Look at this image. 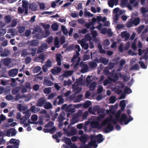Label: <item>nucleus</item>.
Masks as SVG:
<instances>
[{"instance_id":"ddd939ff","label":"nucleus","mask_w":148,"mask_h":148,"mask_svg":"<svg viewBox=\"0 0 148 148\" xmlns=\"http://www.w3.org/2000/svg\"><path fill=\"white\" fill-rule=\"evenodd\" d=\"M61 71V69L59 67H57L51 70V72L54 75H56L60 73Z\"/></svg>"},{"instance_id":"f8f14e48","label":"nucleus","mask_w":148,"mask_h":148,"mask_svg":"<svg viewBox=\"0 0 148 148\" xmlns=\"http://www.w3.org/2000/svg\"><path fill=\"white\" fill-rule=\"evenodd\" d=\"M22 2V7L25 10V14H28V1L26 0H23Z\"/></svg>"},{"instance_id":"7ed1b4c3","label":"nucleus","mask_w":148,"mask_h":148,"mask_svg":"<svg viewBox=\"0 0 148 148\" xmlns=\"http://www.w3.org/2000/svg\"><path fill=\"white\" fill-rule=\"evenodd\" d=\"M114 129V126L112 125L111 123L108 124L107 127L104 129V132L106 133H108L112 131Z\"/></svg>"},{"instance_id":"aec40b11","label":"nucleus","mask_w":148,"mask_h":148,"mask_svg":"<svg viewBox=\"0 0 148 148\" xmlns=\"http://www.w3.org/2000/svg\"><path fill=\"white\" fill-rule=\"evenodd\" d=\"M91 125L93 128H98L100 126L99 122L97 121H94L91 122Z\"/></svg>"},{"instance_id":"2f4dec72","label":"nucleus","mask_w":148,"mask_h":148,"mask_svg":"<svg viewBox=\"0 0 148 148\" xmlns=\"http://www.w3.org/2000/svg\"><path fill=\"white\" fill-rule=\"evenodd\" d=\"M45 58V55L43 53H42L39 55L38 58L39 61H40L41 62H42L44 60Z\"/></svg>"},{"instance_id":"6ab92c4d","label":"nucleus","mask_w":148,"mask_h":148,"mask_svg":"<svg viewBox=\"0 0 148 148\" xmlns=\"http://www.w3.org/2000/svg\"><path fill=\"white\" fill-rule=\"evenodd\" d=\"M25 114L26 115L25 116L23 117L20 119L21 124H24L27 120V118H28V110L26 111Z\"/></svg>"},{"instance_id":"13d9d810","label":"nucleus","mask_w":148,"mask_h":148,"mask_svg":"<svg viewBox=\"0 0 148 148\" xmlns=\"http://www.w3.org/2000/svg\"><path fill=\"white\" fill-rule=\"evenodd\" d=\"M54 124V123L53 121H49V123L46 125L45 127H52Z\"/></svg>"},{"instance_id":"49530a36","label":"nucleus","mask_w":148,"mask_h":148,"mask_svg":"<svg viewBox=\"0 0 148 148\" xmlns=\"http://www.w3.org/2000/svg\"><path fill=\"white\" fill-rule=\"evenodd\" d=\"M64 119V117L62 114H60L58 118V121L59 123H60L62 122Z\"/></svg>"},{"instance_id":"bb28decb","label":"nucleus","mask_w":148,"mask_h":148,"mask_svg":"<svg viewBox=\"0 0 148 148\" xmlns=\"http://www.w3.org/2000/svg\"><path fill=\"white\" fill-rule=\"evenodd\" d=\"M89 145L91 147L93 146L94 148H96L97 147L98 145L96 143V141L95 140H92L90 141L88 143Z\"/></svg>"},{"instance_id":"338daca9","label":"nucleus","mask_w":148,"mask_h":148,"mask_svg":"<svg viewBox=\"0 0 148 148\" xmlns=\"http://www.w3.org/2000/svg\"><path fill=\"white\" fill-rule=\"evenodd\" d=\"M103 87L102 85H99L98 86L97 92L99 94L103 92Z\"/></svg>"},{"instance_id":"ea45409f","label":"nucleus","mask_w":148,"mask_h":148,"mask_svg":"<svg viewBox=\"0 0 148 148\" xmlns=\"http://www.w3.org/2000/svg\"><path fill=\"white\" fill-rule=\"evenodd\" d=\"M130 2L131 4H133L134 7H136L138 5V2L137 0H130Z\"/></svg>"},{"instance_id":"3c124183","label":"nucleus","mask_w":148,"mask_h":148,"mask_svg":"<svg viewBox=\"0 0 148 148\" xmlns=\"http://www.w3.org/2000/svg\"><path fill=\"white\" fill-rule=\"evenodd\" d=\"M51 92V90L49 88H46L43 90V92L45 94H49Z\"/></svg>"},{"instance_id":"e2e57ef3","label":"nucleus","mask_w":148,"mask_h":148,"mask_svg":"<svg viewBox=\"0 0 148 148\" xmlns=\"http://www.w3.org/2000/svg\"><path fill=\"white\" fill-rule=\"evenodd\" d=\"M38 116L36 114H34L32 115L31 117V119L32 121H35L37 120Z\"/></svg>"},{"instance_id":"a211bd4d","label":"nucleus","mask_w":148,"mask_h":148,"mask_svg":"<svg viewBox=\"0 0 148 148\" xmlns=\"http://www.w3.org/2000/svg\"><path fill=\"white\" fill-rule=\"evenodd\" d=\"M96 139L97 140L98 143H100L102 142L104 139L103 138V135L101 134H99L96 135Z\"/></svg>"},{"instance_id":"423d86ee","label":"nucleus","mask_w":148,"mask_h":148,"mask_svg":"<svg viewBox=\"0 0 148 148\" xmlns=\"http://www.w3.org/2000/svg\"><path fill=\"white\" fill-rule=\"evenodd\" d=\"M94 61L98 63L101 62L104 65L107 64L108 62V59L103 57L100 58L99 59H98L97 58L95 59Z\"/></svg>"},{"instance_id":"412c9836","label":"nucleus","mask_w":148,"mask_h":148,"mask_svg":"<svg viewBox=\"0 0 148 148\" xmlns=\"http://www.w3.org/2000/svg\"><path fill=\"white\" fill-rule=\"evenodd\" d=\"M88 64L90 68L91 69H93L97 66V63L93 61L90 62L88 63Z\"/></svg>"},{"instance_id":"473e14b6","label":"nucleus","mask_w":148,"mask_h":148,"mask_svg":"<svg viewBox=\"0 0 148 148\" xmlns=\"http://www.w3.org/2000/svg\"><path fill=\"white\" fill-rule=\"evenodd\" d=\"M58 25L56 23H53L51 25V27L52 29L54 31H56L58 28Z\"/></svg>"},{"instance_id":"1a4fd4ad","label":"nucleus","mask_w":148,"mask_h":148,"mask_svg":"<svg viewBox=\"0 0 148 148\" xmlns=\"http://www.w3.org/2000/svg\"><path fill=\"white\" fill-rule=\"evenodd\" d=\"M62 57V56L60 53H57L56 55V59L58 66H60L61 65V58Z\"/></svg>"},{"instance_id":"37998d69","label":"nucleus","mask_w":148,"mask_h":148,"mask_svg":"<svg viewBox=\"0 0 148 148\" xmlns=\"http://www.w3.org/2000/svg\"><path fill=\"white\" fill-rule=\"evenodd\" d=\"M124 91L125 93L127 94H130L132 92V90L128 87H126L124 89Z\"/></svg>"},{"instance_id":"5fc2aeb1","label":"nucleus","mask_w":148,"mask_h":148,"mask_svg":"<svg viewBox=\"0 0 148 148\" xmlns=\"http://www.w3.org/2000/svg\"><path fill=\"white\" fill-rule=\"evenodd\" d=\"M29 8L33 11L36 10V5L32 4H30L29 5Z\"/></svg>"},{"instance_id":"0e129e2a","label":"nucleus","mask_w":148,"mask_h":148,"mask_svg":"<svg viewBox=\"0 0 148 148\" xmlns=\"http://www.w3.org/2000/svg\"><path fill=\"white\" fill-rule=\"evenodd\" d=\"M56 131V129L55 127H52L51 128L49 129V133L51 134H53Z\"/></svg>"},{"instance_id":"f03ea898","label":"nucleus","mask_w":148,"mask_h":148,"mask_svg":"<svg viewBox=\"0 0 148 148\" xmlns=\"http://www.w3.org/2000/svg\"><path fill=\"white\" fill-rule=\"evenodd\" d=\"M116 120L119 121L121 125H123V122H124L125 124V122L127 121V115L125 114H123L120 117L119 115L116 116Z\"/></svg>"},{"instance_id":"69168bd1","label":"nucleus","mask_w":148,"mask_h":148,"mask_svg":"<svg viewBox=\"0 0 148 148\" xmlns=\"http://www.w3.org/2000/svg\"><path fill=\"white\" fill-rule=\"evenodd\" d=\"M6 32L5 29H0V36H2L4 35Z\"/></svg>"},{"instance_id":"4c0bfd02","label":"nucleus","mask_w":148,"mask_h":148,"mask_svg":"<svg viewBox=\"0 0 148 148\" xmlns=\"http://www.w3.org/2000/svg\"><path fill=\"white\" fill-rule=\"evenodd\" d=\"M54 45L57 48L60 47L59 39L58 37H56L54 39Z\"/></svg>"},{"instance_id":"8fccbe9b","label":"nucleus","mask_w":148,"mask_h":148,"mask_svg":"<svg viewBox=\"0 0 148 148\" xmlns=\"http://www.w3.org/2000/svg\"><path fill=\"white\" fill-rule=\"evenodd\" d=\"M116 101L115 97L113 96H111L110 98L109 101L110 103H113Z\"/></svg>"},{"instance_id":"bf43d9fd","label":"nucleus","mask_w":148,"mask_h":148,"mask_svg":"<svg viewBox=\"0 0 148 148\" xmlns=\"http://www.w3.org/2000/svg\"><path fill=\"white\" fill-rule=\"evenodd\" d=\"M131 47L134 51H136L137 50V46L136 45V42L134 41L133 43H132Z\"/></svg>"},{"instance_id":"5701e85b","label":"nucleus","mask_w":148,"mask_h":148,"mask_svg":"<svg viewBox=\"0 0 148 148\" xmlns=\"http://www.w3.org/2000/svg\"><path fill=\"white\" fill-rule=\"evenodd\" d=\"M96 85V83L95 82L92 83L89 86L90 90L91 91H94L95 89Z\"/></svg>"},{"instance_id":"7c9ffc66","label":"nucleus","mask_w":148,"mask_h":148,"mask_svg":"<svg viewBox=\"0 0 148 148\" xmlns=\"http://www.w3.org/2000/svg\"><path fill=\"white\" fill-rule=\"evenodd\" d=\"M91 104V102L90 101H86L83 105V107L84 108H87L89 107Z\"/></svg>"},{"instance_id":"9b49d317","label":"nucleus","mask_w":148,"mask_h":148,"mask_svg":"<svg viewBox=\"0 0 148 148\" xmlns=\"http://www.w3.org/2000/svg\"><path fill=\"white\" fill-rule=\"evenodd\" d=\"M77 133V131L76 129L74 127H72L70 132H68L67 136H72L75 135Z\"/></svg>"},{"instance_id":"79ce46f5","label":"nucleus","mask_w":148,"mask_h":148,"mask_svg":"<svg viewBox=\"0 0 148 148\" xmlns=\"http://www.w3.org/2000/svg\"><path fill=\"white\" fill-rule=\"evenodd\" d=\"M110 120V119H105L102 122V125H103L105 126L107 124H108L109 123H111Z\"/></svg>"},{"instance_id":"f704fd0d","label":"nucleus","mask_w":148,"mask_h":148,"mask_svg":"<svg viewBox=\"0 0 148 148\" xmlns=\"http://www.w3.org/2000/svg\"><path fill=\"white\" fill-rule=\"evenodd\" d=\"M81 45L82 47L85 50H87L89 47V45L88 43L82 42H81Z\"/></svg>"},{"instance_id":"c9c22d12","label":"nucleus","mask_w":148,"mask_h":148,"mask_svg":"<svg viewBox=\"0 0 148 148\" xmlns=\"http://www.w3.org/2000/svg\"><path fill=\"white\" fill-rule=\"evenodd\" d=\"M133 24L135 25L136 26L140 23V19L138 17H137L134 19V20H132Z\"/></svg>"},{"instance_id":"774afa93","label":"nucleus","mask_w":148,"mask_h":148,"mask_svg":"<svg viewBox=\"0 0 148 148\" xmlns=\"http://www.w3.org/2000/svg\"><path fill=\"white\" fill-rule=\"evenodd\" d=\"M141 12L143 14H144L145 13L148 12V10H147L145 7H142L140 9Z\"/></svg>"},{"instance_id":"4d7b16f0","label":"nucleus","mask_w":148,"mask_h":148,"mask_svg":"<svg viewBox=\"0 0 148 148\" xmlns=\"http://www.w3.org/2000/svg\"><path fill=\"white\" fill-rule=\"evenodd\" d=\"M12 83H11V85L12 86H14L16 85L17 83L16 82V79L14 78H12L11 79Z\"/></svg>"},{"instance_id":"2eb2a0df","label":"nucleus","mask_w":148,"mask_h":148,"mask_svg":"<svg viewBox=\"0 0 148 148\" xmlns=\"http://www.w3.org/2000/svg\"><path fill=\"white\" fill-rule=\"evenodd\" d=\"M44 84L47 86H51L53 85V83L50 80L48 79L47 77H45L44 81Z\"/></svg>"},{"instance_id":"052dcab7","label":"nucleus","mask_w":148,"mask_h":148,"mask_svg":"<svg viewBox=\"0 0 148 148\" xmlns=\"http://www.w3.org/2000/svg\"><path fill=\"white\" fill-rule=\"evenodd\" d=\"M10 132H11V136H15L16 133V130L13 128H11L10 129Z\"/></svg>"},{"instance_id":"cd10ccee","label":"nucleus","mask_w":148,"mask_h":148,"mask_svg":"<svg viewBox=\"0 0 148 148\" xmlns=\"http://www.w3.org/2000/svg\"><path fill=\"white\" fill-rule=\"evenodd\" d=\"M79 53L77 51L75 52V54L73 58L71 59V62L73 63L75 62V60L77 58L79 57Z\"/></svg>"},{"instance_id":"e433bc0d","label":"nucleus","mask_w":148,"mask_h":148,"mask_svg":"<svg viewBox=\"0 0 148 148\" xmlns=\"http://www.w3.org/2000/svg\"><path fill=\"white\" fill-rule=\"evenodd\" d=\"M73 74V72L69 71L65 72L63 74V76L65 77H67L69 76H71Z\"/></svg>"},{"instance_id":"72a5a7b5","label":"nucleus","mask_w":148,"mask_h":148,"mask_svg":"<svg viewBox=\"0 0 148 148\" xmlns=\"http://www.w3.org/2000/svg\"><path fill=\"white\" fill-rule=\"evenodd\" d=\"M57 98L59 99L58 103V105H60L64 102V99L62 95L58 96L57 97Z\"/></svg>"},{"instance_id":"f3484780","label":"nucleus","mask_w":148,"mask_h":148,"mask_svg":"<svg viewBox=\"0 0 148 148\" xmlns=\"http://www.w3.org/2000/svg\"><path fill=\"white\" fill-rule=\"evenodd\" d=\"M62 140L68 145H70L72 144L70 139L68 138L63 137L62 139Z\"/></svg>"},{"instance_id":"c756f323","label":"nucleus","mask_w":148,"mask_h":148,"mask_svg":"<svg viewBox=\"0 0 148 148\" xmlns=\"http://www.w3.org/2000/svg\"><path fill=\"white\" fill-rule=\"evenodd\" d=\"M20 90V87H16L14 88L13 89L12 91V92L13 95L16 94L19 92Z\"/></svg>"},{"instance_id":"680f3d73","label":"nucleus","mask_w":148,"mask_h":148,"mask_svg":"<svg viewBox=\"0 0 148 148\" xmlns=\"http://www.w3.org/2000/svg\"><path fill=\"white\" fill-rule=\"evenodd\" d=\"M42 26L44 28L45 30H48L49 29L50 26V25L49 24H45L43 23L42 24Z\"/></svg>"},{"instance_id":"b1692460","label":"nucleus","mask_w":148,"mask_h":148,"mask_svg":"<svg viewBox=\"0 0 148 148\" xmlns=\"http://www.w3.org/2000/svg\"><path fill=\"white\" fill-rule=\"evenodd\" d=\"M44 107L45 109H49L52 108V105L50 102H46Z\"/></svg>"},{"instance_id":"58836bf2","label":"nucleus","mask_w":148,"mask_h":148,"mask_svg":"<svg viewBox=\"0 0 148 148\" xmlns=\"http://www.w3.org/2000/svg\"><path fill=\"white\" fill-rule=\"evenodd\" d=\"M26 85L25 87H23L21 91L22 93H24L26 92L27 91L28 88V82H26L25 83Z\"/></svg>"},{"instance_id":"f257e3e1","label":"nucleus","mask_w":148,"mask_h":148,"mask_svg":"<svg viewBox=\"0 0 148 148\" xmlns=\"http://www.w3.org/2000/svg\"><path fill=\"white\" fill-rule=\"evenodd\" d=\"M88 111L90 113H92V111L94 112H97L99 114V113H105V109L103 108H100L99 106L97 105L94 106L93 108L92 107H90Z\"/></svg>"},{"instance_id":"4468645a","label":"nucleus","mask_w":148,"mask_h":148,"mask_svg":"<svg viewBox=\"0 0 148 148\" xmlns=\"http://www.w3.org/2000/svg\"><path fill=\"white\" fill-rule=\"evenodd\" d=\"M89 70V67L86 64L83 65L81 69V72L83 73H84L88 72Z\"/></svg>"},{"instance_id":"de8ad7c7","label":"nucleus","mask_w":148,"mask_h":148,"mask_svg":"<svg viewBox=\"0 0 148 148\" xmlns=\"http://www.w3.org/2000/svg\"><path fill=\"white\" fill-rule=\"evenodd\" d=\"M41 68L40 66H38L34 68L33 69V72L34 73H37L39 72L41 70Z\"/></svg>"},{"instance_id":"c85d7f7f","label":"nucleus","mask_w":148,"mask_h":148,"mask_svg":"<svg viewBox=\"0 0 148 148\" xmlns=\"http://www.w3.org/2000/svg\"><path fill=\"white\" fill-rule=\"evenodd\" d=\"M98 47L99 50V51L101 53L105 54L106 53V51L102 48L101 45L99 44L98 46Z\"/></svg>"},{"instance_id":"a18cd8bd","label":"nucleus","mask_w":148,"mask_h":148,"mask_svg":"<svg viewBox=\"0 0 148 148\" xmlns=\"http://www.w3.org/2000/svg\"><path fill=\"white\" fill-rule=\"evenodd\" d=\"M82 97L83 95L82 94H80L78 95L75 99V100H76L75 102H79L81 100Z\"/></svg>"},{"instance_id":"864d4df0","label":"nucleus","mask_w":148,"mask_h":148,"mask_svg":"<svg viewBox=\"0 0 148 148\" xmlns=\"http://www.w3.org/2000/svg\"><path fill=\"white\" fill-rule=\"evenodd\" d=\"M36 108L34 106H32L30 108L31 111L34 113H37L39 111V110H36Z\"/></svg>"},{"instance_id":"6e6d98bb","label":"nucleus","mask_w":148,"mask_h":148,"mask_svg":"<svg viewBox=\"0 0 148 148\" xmlns=\"http://www.w3.org/2000/svg\"><path fill=\"white\" fill-rule=\"evenodd\" d=\"M27 97V96L26 95L23 94L22 95H21L19 94H18L16 96V98L18 99H19L21 98H26Z\"/></svg>"},{"instance_id":"4be33fe9","label":"nucleus","mask_w":148,"mask_h":148,"mask_svg":"<svg viewBox=\"0 0 148 148\" xmlns=\"http://www.w3.org/2000/svg\"><path fill=\"white\" fill-rule=\"evenodd\" d=\"M118 2V0H109L108 2V5L111 8H112L114 4L116 3V4Z\"/></svg>"},{"instance_id":"20e7f679","label":"nucleus","mask_w":148,"mask_h":148,"mask_svg":"<svg viewBox=\"0 0 148 148\" xmlns=\"http://www.w3.org/2000/svg\"><path fill=\"white\" fill-rule=\"evenodd\" d=\"M46 100L44 97H41L37 101L36 106L42 107L45 104Z\"/></svg>"},{"instance_id":"39448f33","label":"nucleus","mask_w":148,"mask_h":148,"mask_svg":"<svg viewBox=\"0 0 148 148\" xmlns=\"http://www.w3.org/2000/svg\"><path fill=\"white\" fill-rule=\"evenodd\" d=\"M18 72V69H14L10 70L8 72V74L10 77H14L16 76Z\"/></svg>"},{"instance_id":"393cba45","label":"nucleus","mask_w":148,"mask_h":148,"mask_svg":"<svg viewBox=\"0 0 148 148\" xmlns=\"http://www.w3.org/2000/svg\"><path fill=\"white\" fill-rule=\"evenodd\" d=\"M110 44V41L108 39H106L104 41L103 45L104 49H106L107 47Z\"/></svg>"},{"instance_id":"a878e982","label":"nucleus","mask_w":148,"mask_h":148,"mask_svg":"<svg viewBox=\"0 0 148 148\" xmlns=\"http://www.w3.org/2000/svg\"><path fill=\"white\" fill-rule=\"evenodd\" d=\"M113 78V79H112L110 77H108V79L110 80H113L114 82H115V81H117L119 79V76L118 73H115L114 75Z\"/></svg>"},{"instance_id":"6e6552de","label":"nucleus","mask_w":148,"mask_h":148,"mask_svg":"<svg viewBox=\"0 0 148 148\" xmlns=\"http://www.w3.org/2000/svg\"><path fill=\"white\" fill-rule=\"evenodd\" d=\"M72 88L73 91L75 92V94H77L79 93L82 90L81 87L79 88L78 85H76L75 84H73Z\"/></svg>"},{"instance_id":"0eeeda50","label":"nucleus","mask_w":148,"mask_h":148,"mask_svg":"<svg viewBox=\"0 0 148 148\" xmlns=\"http://www.w3.org/2000/svg\"><path fill=\"white\" fill-rule=\"evenodd\" d=\"M89 138V136L87 134H84L79 137V139L80 142L85 144Z\"/></svg>"},{"instance_id":"c03bdc74","label":"nucleus","mask_w":148,"mask_h":148,"mask_svg":"<svg viewBox=\"0 0 148 148\" xmlns=\"http://www.w3.org/2000/svg\"><path fill=\"white\" fill-rule=\"evenodd\" d=\"M45 65L48 68L51 67L52 66V62L50 59H48Z\"/></svg>"},{"instance_id":"603ef678","label":"nucleus","mask_w":148,"mask_h":148,"mask_svg":"<svg viewBox=\"0 0 148 148\" xmlns=\"http://www.w3.org/2000/svg\"><path fill=\"white\" fill-rule=\"evenodd\" d=\"M28 55V52L27 50L25 49L23 50L21 53V55L22 56L25 57Z\"/></svg>"},{"instance_id":"9d476101","label":"nucleus","mask_w":148,"mask_h":148,"mask_svg":"<svg viewBox=\"0 0 148 148\" xmlns=\"http://www.w3.org/2000/svg\"><path fill=\"white\" fill-rule=\"evenodd\" d=\"M130 35L129 33L126 31H123L121 33V36L122 38H125L126 40H127L129 38Z\"/></svg>"},{"instance_id":"dca6fc26","label":"nucleus","mask_w":148,"mask_h":148,"mask_svg":"<svg viewBox=\"0 0 148 148\" xmlns=\"http://www.w3.org/2000/svg\"><path fill=\"white\" fill-rule=\"evenodd\" d=\"M39 43V41L36 40H32L30 41H28V44L32 46H37L38 45Z\"/></svg>"},{"instance_id":"a19ab883","label":"nucleus","mask_w":148,"mask_h":148,"mask_svg":"<svg viewBox=\"0 0 148 148\" xmlns=\"http://www.w3.org/2000/svg\"><path fill=\"white\" fill-rule=\"evenodd\" d=\"M5 22L7 23H10L11 21V17L9 16L6 15L4 17Z\"/></svg>"},{"instance_id":"09e8293b","label":"nucleus","mask_w":148,"mask_h":148,"mask_svg":"<svg viewBox=\"0 0 148 148\" xmlns=\"http://www.w3.org/2000/svg\"><path fill=\"white\" fill-rule=\"evenodd\" d=\"M138 63L140 64V67L141 68L143 69H146L147 68V67L145 66V65L143 61H139Z\"/></svg>"}]
</instances>
